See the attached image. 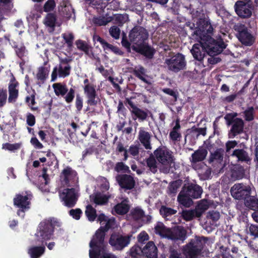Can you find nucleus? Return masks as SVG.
I'll list each match as a JSON object with an SVG mask.
<instances>
[{"mask_svg":"<svg viewBox=\"0 0 258 258\" xmlns=\"http://www.w3.org/2000/svg\"><path fill=\"white\" fill-rule=\"evenodd\" d=\"M109 32L110 35L114 39H118L119 38L120 30L118 27L115 26L111 27Z\"/></svg>","mask_w":258,"mask_h":258,"instance_id":"338daca9","label":"nucleus"},{"mask_svg":"<svg viewBox=\"0 0 258 258\" xmlns=\"http://www.w3.org/2000/svg\"><path fill=\"white\" fill-rule=\"evenodd\" d=\"M151 135L150 133L140 130L139 132V140L146 149H151Z\"/></svg>","mask_w":258,"mask_h":258,"instance_id":"5701e85b","label":"nucleus"},{"mask_svg":"<svg viewBox=\"0 0 258 258\" xmlns=\"http://www.w3.org/2000/svg\"><path fill=\"white\" fill-rule=\"evenodd\" d=\"M171 229V228L167 227L161 222H158L155 227V231L156 234L168 239L170 237Z\"/></svg>","mask_w":258,"mask_h":258,"instance_id":"c85d7f7f","label":"nucleus"},{"mask_svg":"<svg viewBox=\"0 0 258 258\" xmlns=\"http://www.w3.org/2000/svg\"><path fill=\"white\" fill-rule=\"evenodd\" d=\"M62 37L64 39L65 42L67 43L69 48H71L73 46V41L74 40V36L73 33H64L62 34Z\"/></svg>","mask_w":258,"mask_h":258,"instance_id":"4d7b16f0","label":"nucleus"},{"mask_svg":"<svg viewBox=\"0 0 258 258\" xmlns=\"http://www.w3.org/2000/svg\"><path fill=\"white\" fill-rule=\"evenodd\" d=\"M85 215L88 220L93 222L97 218L96 210L91 205H88L86 207Z\"/></svg>","mask_w":258,"mask_h":258,"instance_id":"ea45409f","label":"nucleus"},{"mask_svg":"<svg viewBox=\"0 0 258 258\" xmlns=\"http://www.w3.org/2000/svg\"><path fill=\"white\" fill-rule=\"evenodd\" d=\"M187 232L182 227L177 226L171 229L169 239L173 241H183L186 238Z\"/></svg>","mask_w":258,"mask_h":258,"instance_id":"6ab92c4d","label":"nucleus"},{"mask_svg":"<svg viewBox=\"0 0 258 258\" xmlns=\"http://www.w3.org/2000/svg\"><path fill=\"white\" fill-rule=\"evenodd\" d=\"M233 29L236 32L237 38L242 45L250 46L255 42V37L252 34L251 31L245 24L237 23L233 26Z\"/></svg>","mask_w":258,"mask_h":258,"instance_id":"f03ea898","label":"nucleus"},{"mask_svg":"<svg viewBox=\"0 0 258 258\" xmlns=\"http://www.w3.org/2000/svg\"><path fill=\"white\" fill-rule=\"evenodd\" d=\"M165 62L168 66V69L175 73L184 69L186 66L184 56L179 53L172 56L170 58L166 59Z\"/></svg>","mask_w":258,"mask_h":258,"instance_id":"9d476101","label":"nucleus"},{"mask_svg":"<svg viewBox=\"0 0 258 258\" xmlns=\"http://www.w3.org/2000/svg\"><path fill=\"white\" fill-rule=\"evenodd\" d=\"M130 255L133 258H137L143 255V248L138 245H135L130 249Z\"/></svg>","mask_w":258,"mask_h":258,"instance_id":"de8ad7c7","label":"nucleus"},{"mask_svg":"<svg viewBox=\"0 0 258 258\" xmlns=\"http://www.w3.org/2000/svg\"><path fill=\"white\" fill-rule=\"evenodd\" d=\"M154 154L156 160L162 165L171 166L174 162L173 153L165 146H160L156 149Z\"/></svg>","mask_w":258,"mask_h":258,"instance_id":"39448f33","label":"nucleus"},{"mask_svg":"<svg viewBox=\"0 0 258 258\" xmlns=\"http://www.w3.org/2000/svg\"><path fill=\"white\" fill-rule=\"evenodd\" d=\"M33 197L32 195L26 191V195L16 194L13 199L14 205L18 208L17 212L18 216L24 218L25 212L30 209L31 200Z\"/></svg>","mask_w":258,"mask_h":258,"instance_id":"7ed1b4c3","label":"nucleus"},{"mask_svg":"<svg viewBox=\"0 0 258 258\" xmlns=\"http://www.w3.org/2000/svg\"><path fill=\"white\" fill-rule=\"evenodd\" d=\"M115 170L117 172H126L129 170V167L122 162H117L114 168Z\"/></svg>","mask_w":258,"mask_h":258,"instance_id":"0e129e2a","label":"nucleus"},{"mask_svg":"<svg viewBox=\"0 0 258 258\" xmlns=\"http://www.w3.org/2000/svg\"><path fill=\"white\" fill-rule=\"evenodd\" d=\"M207 153V150L203 148L196 150L191 155V162L196 163L203 161L205 159Z\"/></svg>","mask_w":258,"mask_h":258,"instance_id":"72a5a7b5","label":"nucleus"},{"mask_svg":"<svg viewBox=\"0 0 258 258\" xmlns=\"http://www.w3.org/2000/svg\"><path fill=\"white\" fill-rule=\"evenodd\" d=\"M230 156L237 158L238 161L241 162H245L248 163V162H250L251 160L248 153L243 149L234 150L230 154Z\"/></svg>","mask_w":258,"mask_h":258,"instance_id":"a878e982","label":"nucleus"},{"mask_svg":"<svg viewBox=\"0 0 258 258\" xmlns=\"http://www.w3.org/2000/svg\"><path fill=\"white\" fill-rule=\"evenodd\" d=\"M147 167L149 170L153 173H155L158 170L157 161L154 156L151 154L149 158L146 159Z\"/></svg>","mask_w":258,"mask_h":258,"instance_id":"a19ab883","label":"nucleus"},{"mask_svg":"<svg viewBox=\"0 0 258 258\" xmlns=\"http://www.w3.org/2000/svg\"><path fill=\"white\" fill-rule=\"evenodd\" d=\"M131 215L135 220H138L144 217L145 213L142 209L136 208L131 211Z\"/></svg>","mask_w":258,"mask_h":258,"instance_id":"864d4df0","label":"nucleus"},{"mask_svg":"<svg viewBox=\"0 0 258 258\" xmlns=\"http://www.w3.org/2000/svg\"><path fill=\"white\" fill-rule=\"evenodd\" d=\"M15 50L17 55L21 59H23L28 53L25 46L23 44H20Z\"/></svg>","mask_w":258,"mask_h":258,"instance_id":"3c124183","label":"nucleus"},{"mask_svg":"<svg viewBox=\"0 0 258 258\" xmlns=\"http://www.w3.org/2000/svg\"><path fill=\"white\" fill-rule=\"evenodd\" d=\"M89 250L90 258H99L101 254V246H93Z\"/></svg>","mask_w":258,"mask_h":258,"instance_id":"09e8293b","label":"nucleus"},{"mask_svg":"<svg viewBox=\"0 0 258 258\" xmlns=\"http://www.w3.org/2000/svg\"><path fill=\"white\" fill-rule=\"evenodd\" d=\"M131 236H123L117 233H112L109 240V244L115 249L122 250L127 246L131 241Z\"/></svg>","mask_w":258,"mask_h":258,"instance_id":"f8f14e48","label":"nucleus"},{"mask_svg":"<svg viewBox=\"0 0 258 258\" xmlns=\"http://www.w3.org/2000/svg\"><path fill=\"white\" fill-rule=\"evenodd\" d=\"M115 213L119 215H123L126 214L130 210V206L128 204L121 202L116 204L113 208Z\"/></svg>","mask_w":258,"mask_h":258,"instance_id":"58836bf2","label":"nucleus"},{"mask_svg":"<svg viewBox=\"0 0 258 258\" xmlns=\"http://www.w3.org/2000/svg\"><path fill=\"white\" fill-rule=\"evenodd\" d=\"M105 231L101 230V228L96 232L94 237L91 240L89 245L90 247L93 246H101L103 243Z\"/></svg>","mask_w":258,"mask_h":258,"instance_id":"bb28decb","label":"nucleus"},{"mask_svg":"<svg viewBox=\"0 0 258 258\" xmlns=\"http://www.w3.org/2000/svg\"><path fill=\"white\" fill-rule=\"evenodd\" d=\"M132 50L134 52L138 53L148 59L152 58L155 53L154 48L149 45L146 41L137 46L133 45Z\"/></svg>","mask_w":258,"mask_h":258,"instance_id":"4468645a","label":"nucleus"},{"mask_svg":"<svg viewBox=\"0 0 258 258\" xmlns=\"http://www.w3.org/2000/svg\"><path fill=\"white\" fill-rule=\"evenodd\" d=\"M245 206L248 209L255 211H258V199L254 196H249L244 201Z\"/></svg>","mask_w":258,"mask_h":258,"instance_id":"4c0bfd02","label":"nucleus"},{"mask_svg":"<svg viewBox=\"0 0 258 258\" xmlns=\"http://www.w3.org/2000/svg\"><path fill=\"white\" fill-rule=\"evenodd\" d=\"M48 72L47 69L44 67L39 68L38 72L36 74V79L38 81L37 84L41 86L43 84L47 78Z\"/></svg>","mask_w":258,"mask_h":258,"instance_id":"c9c22d12","label":"nucleus"},{"mask_svg":"<svg viewBox=\"0 0 258 258\" xmlns=\"http://www.w3.org/2000/svg\"><path fill=\"white\" fill-rule=\"evenodd\" d=\"M75 44L78 49L84 52L85 54L90 58H93L94 57L92 47L89 45L85 41L81 39L77 40L75 42Z\"/></svg>","mask_w":258,"mask_h":258,"instance_id":"4be33fe9","label":"nucleus"},{"mask_svg":"<svg viewBox=\"0 0 258 258\" xmlns=\"http://www.w3.org/2000/svg\"><path fill=\"white\" fill-rule=\"evenodd\" d=\"M245 170L244 167L240 165H235L231 172L232 177L236 179H240L245 176Z\"/></svg>","mask_w":258,"mask_h":258,"instance_id":"e433bc0d","label":"nucleus"},{"mask_svg":"<svg viewBox=\"0 0 258 258\" xmlns=\"http://www.w3.org/2000/svg\"><path fill=\"white\" fill-rule=\"evenodd\" d=\"M83 97L79 94H77L75 100V107H76L77 112H80L83 108Z\"/></svg>","mask_w":258,"mask_h":258,"instance_id":"e2e57ef3","label":"nucleus"},{"mask_svg":"<svg viewBox=\"0 0 258 258\" xmlns=\"http://www.w3.org/2000/svg\"><path fill=\"white\" fill-rule=\"evenodd\" d=\"M230 125L231 126L228 133L229 138H234L243 132L244 122L241 118H236L235 121Z\"/></svg>","mask_w":258,"mask_h":258,"instance_id":"f3484780","label":"nucleus"},{"mask_svg":"<svg viewBox=\"0 0 258 258\" xmlns=\"http://www.w3.org/2000/svg\"><path fill=\"white\" fill-rule=\"evenodd\" d=\"M132 114L142 121L145 120L148 117V113L144 110L137 107L135 110H131Z\"/></svg>","mask_w":258,"mask_h":258,"instance_id":"c03bdc74","label":"nucleus"},{"mask_svg":"<svg viewBox=\"0 0 258 258\" xmlns=\"http://www.w3.org/2000/svg\"><path fill=\"white\" fill-rule=\"evenodd\" d=\"M199 242L191 239L183 246L182 253L186 258H198L202 252V248L199 245Z\"/></svg>","mask_w":258,"mask_h":258,"instance_id":"ddd939ff","label":"nucleus"},{"mask_svg":"<svg viewBox=\"0 0 258 258\" xmlns=\"http://www.w3.org/2000/svg\"><path fill=\"white\" fill-rule=\"evenodd\" d=\"M242 113L244 115V118L245 121H251L254 119V109L252 106L248 107Z\"/></svg>","mask_w":258,"mask_h":258,"instance_id":"49530a36","label":"nucleus"},{"mask_svg":"<svg viewBox=\"0 0 258 258\" xmlns=\"http://www.w3.org/2000/svg\"><path fill=\"white\" fill-rule=\"evenodd\" d=\"M20 147L21 144L20 143L10 144L9 143H7L3 145V149L11 151H15L16 150H17L19 149Z\"/></svg>","mask_w":258,"mask_h":258,"instance_id":"052dcab7","label":"nucleus"},{"mask_svg":"<svg viewBox=\"0 0 258 258\" xmlns=\"http://www.w3.org/2000/svg\"><path fill=\"white\" fill-rule=\"evenodd\" d=\"M55 7L56 3L54 0H47L43 5V11L47 13H53Z\"/></svg>","mask_w":258,"mask_h":258,"instance_id":"a18cd8bd","label":"nucleus"},{"mask_svg":"<svg viewBox=\"0 0 258 258\" xmlns=\"http://www.w3.org/2000/svg\"><path fill=\"white\" fill-rule=\"evenodd\" d=\"M75 96V90L73 88L69 89L67 94L63 96L64 100L67 103H70L73 102Z\"/></svg>","mask_w":258,"mask_h":258,"instance_id":"13d9d810","label":"nucleus"},{"mask_svg":"<svg viewBox=\"0 0 258 258\" xmlns=\"http://www.w3.org/2000/svg\"><path fill=\"white\" fill-rule=\"evenodd\" d=\"M109 196L102 195L100 192H97L94 195L90 196L91 201L97 205H105L108 202Z\"/></svg>","mask_w":258,"mask_h":258,"instance_id":"7c9ffc66","label":"nucleus"},{"mask_svg":"<svg viewBox=\"0 0 258 258\" xmlns=\"http://www.w3.org/2000/svg\"><path fill=\"white\" fill-rule=\"evenodd\" d=\"M149 33L148 31L141 26H135L130 32L128 38L135 46L145 42L148 40Z\"/></svg>","mask_w":258,"mask_h":258,"instance_id":"20e7f679","label":"nucleus"},{"mask_svg":"<svg viewBox=\"0 0 258 258\" xmlns=\"http://www.w3.org/2000/svg\"><path fill=\"white\" fill-rule=\"evenodd\" d=\"M198 26L206 34L209 35L212 34L213 28L210 20L206 19H200L199 21Z\"/></svg>","mask_w":258,"mask_h":258,"instance_id":"2f4dec72","label":"nucleus"},{"mask_svg":"<svg viewBox=\"0 0 258 258\" xmlns=\"http://www.w3.org/2000/svg\"><path fill=\"white\" fill-rule=\"evenodd\" d=\"M59 177L61 182L68 187L74 186L78 181L77 171L69 166L61 171Z\"/></svg>","mask_w":258,"mask_h":258,"instance_id":"423d86ee","label":"nucleus"},{"mask_svg":"<svg viewBox=\"0 0 258 258\" xmlns=\"http://www.w3.org/2000/svg\"><path fill=\"white\" fill-rule=\"evenodd\" d=\"M237 142L235 140L228 141L225 144V153L230 156L232 153L231 150L237 145Z\"/></svg>","mask_w":258,"mask_h":258,"instance_id":"6e6d98bb","label":"nucleus"},{"mask_svg":"<svg viewBox=\"0 0 258 258\" xmlns=\"http://www.w3.org/2000/svg\"><path fill=\"white\" fill-rule=\"evenodd\" d=\"M69 215L72 217L74 219L78 220L80 219L81 215H82V211L79 208L75 209H71L69 211Z\"/></svg>","mask_w":258,"mask_h":258,"instance_id":"69168bd1","label":"nucleus"},{"mask_svg":"<svg viewBox=\"0 0 258 258\" xmlns=\"http://www.w3.org/2000/svg\"><path fill=\"white\" fill-rule=\"evenodd\" d=\"M190 51L194 58L200 61L203 60L208 53L206 45L203 47L199 44H195Z\"/></svg>","mask_w":258,"mask_h":258,"instance_id":"aec40b11","label":"nucleus"},{"mask_svg":"<svg viewBox=\"0 0 258 258\" xmlns=\"http://www.w3.org/2000/svg\"><path fill=\"white\" fill-rule=\"evenodd\" d=\"M231 196L233 198L238 200L247 199L251 195L250 186L243 183H235L230 189Z\"/></svg>","mask_w":258,"mask_h":258,"instance_id":"0eeeda50","label":"nucleus"},{"mask_svg":"<svg viewBox=\"0 0 258 258\" xmlns=\"http://www.w3.org/2000/svg\"><path fill=\"white\" fill-rule=\"evenodd\" d=\"M115 224V221L114 218H108L105 222L104 225L100 227L101 230H103L105 232H107L109 229L113 228Z\"/></svg>","mask_w":258,"mask_h":258,"instance_id":"5fc2aeb1","label":"nucleus"},{"mask_svg":"<svg viewBox=\"0 0 258 258\" xmlns=\"http://www.w3.org/2000/svg\"><path fill=\"white\" fill-rule=\"evenodd\" d=\"M160 214L164 218L171 216L176 213L177 211L171 208L167 207L166 206H162L160 209Z\"/></svg>","mask_w":258,"mask_h":258,"instance_id":"79ce46f5","label":"nucleus"},{"mask_svg":"<svg viewBox=\"0 0 258 258\" xmlns=\"http://www.w3.org/2000/svg\"><path fill=\"white\" fill-rule=\"evenodd\" d=\"M206 48L208 54L217 55L222 52L226 47V45L221 38L215 40L210 37L205 42Z\"/></svg>","mask_w":258,"mask_h":258,"instance_id":"1a4fd4ad","label":"nucleus"},{"mask_svg":"<svg viewBox=\"0 0 258 258\" xmlns=\"http://www.w3.org/2000/svg\"><path fill=\"white\" fill-rule=\"evenodd\" d=\"M57 21V15L55 12L47 13L43 20V24L47 27L54 30Z\"/></svg>","mask_w":258,"mask_h":258,"instance_id":"393cba45","label":"nucleus"},{"mask_svg":"<svg viewBox=\"0 0 258 258\" xmlns=\"http://www.w3.org/2000/svg\"><path fill=\"white\" fill-rule=\"evenodd\" d=\"M224 150L222 148L217 149L213 153L211 152V155L209 159L210 163L216 162L217 163H221L223 159V155Z\"/></svg>","mask_w":258,"mask_h":258,"instance_id":"f704fd0d","label":"nucleus"},{"mask_svg":"<svg viewBox=\"0 0 258 258\" xmlns=\"http://www.w3.org/2000/svg\"><path fill=\"white\" fill-rule=\"evenodd\" d=\"M52 88L54 90V92L56 96L59 97L64 96L69 89L66 84H62L61 83H56L52 85Z\"/></svg>","mask_w":258,"mask_h":258,"instance_id":"473e14b6","label":"nucleus"},{"mask_svg":"<svg viewBox=\"0 0 258 258\" xmlns=\"http://www.w3.org/2000/svg\"><path fill=\"white\" fill-rule=\"evenodd\" d=\"M133 74L147 84H150V82L146 79L148 77L147 70L142 66L139 65L135 67L132 71Z\"/></svg>","mask_w":258,"mask_h":258,"instance_id":"b1692460","label":"nucleus"},{"mask_svg":"<svg viewBox=\"0 0 258 258\" xmlns=\"http://www.w3.org/2000/svg\"><path fill=\"white\" fill-rule=\"evenodd\" d=\"M234 8L236 15L241 19H248L252 16L254 6L252 3H247L242 1L235 2Z\"/></svg>","mask_w":258,"mask_h":258,"instance_id":"6e6552de","label":"nucleus"},{"mask_svg":"<svg viewBox=\"0 0 258 258\" xmlns=\"http://www.w3.org/2000/svg\"><path fill=\"white\" fill-rule=\"evenodd\" d=\"M185 191L182 189L179 192L177 197V201L180 205H182L185 207H189L192 205L193 201L191 198L186 194Z\"/></svg>","mask_w":258,"mask_h":258,"instance_id":"c756f323","label":"nucleus"},{"mask_svg":"<svg viewBox=\"0 0 258 258\" xmlns=\"http://www.w3.org/2000/svg\"><path fill=\"white\" fill-rule=\"evenodd\" d=\"M182 189L185 191L186 194L193 199L200 198L203 192V189L200 185L193 183L189 184L187 186L184 185Z\"/></svg>","mask_w":258,"mask_h":258,"instance_id":"a211bd4d","label":"nucleus"},{"mask_svg":"<svg viewBox=\"0 0 258 258\" xmlns=\"http://www.w3.org/2000/svg\"><path fill=\"white\" fill-rule=\"evenodd\" d=\"M180 185L178 184L177 181H174L171 182L168 187V194L170 195H175L177 191V189L179 187Z\"/></svg>","mask_w":258,"mask_h":258,"instance_id":"680f3d73","label":"nucleus"},{"mask_svg":"<svg viewBox=\"0 0 258 258\" xmlns=\"http://www.w3.org/2000/svg\"><path fill=\"white\" fill-rule=\"evenodd\" d=\"M71 67L69 65L64 67L63 69L61 66L58 67V74L59 77H67L70 75Z\"/></svg>","mask_w":258,"mask_h":258,"instance_id":"774afa93","label":"nucleus"},{"mask_svg":"<svg viewBox=\"0 0 258 258\" xmlns=\"http://www.w3.org/2000/svg\"><path fill=\"white\" fill-rule=\"evenodd\" d=\"M84 93L87 98V103L90 106H96L100 102V99L97 95L95 87L85 85L84 87Z\"/></svg>","mask_w":258,"mask_h":258,"instance_id":"2eb2a0df","label":"nucleus"},{"mask_svg":"<svg viewBox=\"0 0 258 258\" xmlns=\"http://www.w3.org/2000/svg\"><path fill=\"white\" fill-rule=\"evenodd\" d=\"M60 197L65 206L72 208L75 206L78 201L76 189L74 187L64 188L61 193Z\"/></svg>","mask_w":258,"mask_h":258,"instance_id":"9b49d317","label":"nucleus"},{"mask_svg":"<svg viewBox=\"0 0 258 258\" xmlns=\"http://www.w3.org/2000/svg\"><path fill=\"white\" fill-rule=\"evenodd\" d=\"M61 223L55 218L44 219L40 223L38 229L35 233V243L40 246H32L29 248L28 253L31 258H39L45 252V247L43 243L51 239L55 227H60Z\"/></svg>","mask_w":258,"mask_h":258,"instance_id":"f257e3e1","label":"nucleus"},{"mask_svg":"<svg viewBox=\"0 0 258 258\" xmlns=\"http://www.w3.org/2000/svg\"><path fill=\"white\" fill-rule=\"evenodd\" d=\"M171 229V228L167 227L161 222H158L155 227V231L156 234L168 239L170 237Z\"/></svg>","mask_w":258,"mask_h":258,"instance_id":"cd10ccee","label":"nucleus"},{"mask_svg":"<svg viewBox=\"0 0 258 258\" xmlns=\"http://www.w3.org/2000/svg\"><path fill=\"white\" fill-rule=\"evenodd\" d=\"M206 127L198 128L195 126H192L190 131L191 136L198 139L200 135L205 136L206 135Z\"/></svg>","mask_w":258,"mask_h":258,"instance_id":"37998d69","label":"nucleus"},{"mask_svg":"<svg viewBox=\"0 0 258 258\" xmlns=\"http://www.w3.org/2000/svg\"><path fill=\"white\" fill-rule=\"evenodd\" d=\"M92 22L96 26H101L106 25L109 21L104 16H98L94 17Z\"/></svg>","mask_w":258,"mask_h":258,"instance_id":"8fccbe9b","label":"nucleus"},{"mask_svg":"<svg viewBox=\"0 0 258 258\" xmlns=\"http://www.w3.org/2000/svg\"><path fill=\"white\" fill-rule=\"evenodd\" d=\"M116 179L119 186L125 189H132L135 185L133 177L127 174H119L116 176Z\"/></svg>","mask_w":258,"mask_h":258,"instance_id":"dca6fc26","label":"nucleus"},{"mask_svg":"<svg viewBox=\"0 0 258 258\" xmlns=\"http://www.w3.org/2000/svg\"><path fill=\"white\" fill-rule=\"evenodd\" d=\"M104 50H110L114 54L120 56H123L124 54V52L122 51L118 47L116 46H113L108 43L107 44H106V46L104 48Z\"/></svg>","mask_w":258,"mask_h":258,"instance_id":"603ef678","label":"nucleus"},{"mask_svg":"<svg viewBox=\"0 0 258 258\" xmlns=\"http://www.w3.org/2000/svg\"><path fill=\"white\" fill-rule=\"evenodd\" d=\"M158 249L154 242L149 241L143 248V255L147 258H157Z\"/></svg>","mask_w":258,"mask_h":258,"instance_id":"412c9836","label":"nucleus"},{"mask_svg":"<svg viewBox=\"0 0 258 258\" xmlns=\"http://www.w3.org/2000/svg\"><path fill=\"white\" fill-rule=\"evenodd\" d=\"M121 44L123 47H124L126 49V51L128 53H132V45H131V42L128 41L127 39V37L125 34H123L122 40H121Z\"/></svg>","mask_w":258,"mask_h":258,"instance_id":"bf43d9fd","label":"nucleus"}]
</instances>
